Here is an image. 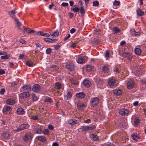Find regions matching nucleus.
Listing matches in <instances>:
<instances>
[{
	"mask_svg": "<svg viewBox=\"0 0 146 146\" xmlns=\"http://www.w3.org/2000/svg\"><path fill=\"white\" fill-rule=\"evenodd\" d=\"M33 137V135L31 133H27L23 137L24 141L27 143L30 142Z\"/></svg>",
	"mask_w": 146,
	"mask_h": 146,
	"instance_id": "1",
	"label": "nucleus"
},
{
	"mask_svg": "<svg viewBox=\"0 0 146 146\" xmlns=\"http://www.w3.org/2000/svg\"><path fill=\"white\" fill-rule=\"evenodd\" d=\"M108 85L110 87H113L114 86H116L117 85V84L115 80L113 78L109 79L108 82Z\"/></svg>",
	"mask_w": 146,
	"mask_h": 146,
	"instance_id": "2",
	"label": "nucleus"
},
{
	"mask_svg": "<svg viewBox=\"0 0 146 146\" xmlns=\"http://www.w3.org/2000/svg\"><path fill=\"white\" fill-rule=\"evenodd\" d=\"M99 102V99L97 97H95L91 99L90 103L93 107L96 105Z\"/></svg>",
	"mask_w": 146,
	"mask_h": 146,
	"instance_id": "3",
	"label": "nucleus"
},
{
	"mask_svg": "<svg viewBox=\"0 0 146 146\" xmlns=\"http://www.w3.org/2000/svg\"><path fill=\"white\" fill-rule=\"evenodd\" d=\"M87 106L86 104L79 102L78 103L77 107L78 109L80 110H84Z\"/></svg>",
	"mask_w": 146,
	"mask_h": 146,
	"instance_id": "4",
	"label": "nucleus"
},
{
	"mask_svg": "<svg viewBox=\"0 0 146 146\" xmlns=\"http://www.w3.org/2000/svg\"><path fill=\"white\" fill-rule=\"evenodd\" d=\"M40 89V86L37 84L34 85L33 87V90L35 92H37Z\"/></svg>",
	"mask_w": 146,
	"mask_h": 146,
	"instance_id": "5",
	"label": "nucleus"
},
{
	"mask_svg": "<svg viewBox=\"0 0 146 146\" xmlns=\"http://www.w3.org/2000/svg\"><path fill=\"white\" fill-rule=\"evenodd\" d=\"M66 68L70 70H71L74 68L73 64L71 62H68L66 65Z\"/></svg>",
	"mask_w": 146,
	"mask_h": 146,
	"instance_id": "6",
	"label": "nucleus"
},
{
	"mask_svg": "<svg viewBox=\"0 0 146 146\" xmlns=\"http://www.w3.org/2000/svg\"><path fill=\"white\" fill-rule=\"evenodd\" d=\"M12 108L10 106H7L4 107L3 109V112L5 114H7L8 111H11Z\"/></svg>",
	"mask_w": 146,
	"mask_h": 146,
	"instance_id": "7",
	"label": "nucleus"
},
{
	"mask_svg": "<svg viewBox=\"0 0 146 146\" xmlns=\"http://www.w3.org/2000/svg\"><path fill=\"white\" fill-rule=\"evenodd\" d=\"M17 13L15 9H14L12 11L9 12L8 13L9 15L13 19H15L16 18L15 17V14Z\"/></svg>",
	"mask_w": 146,
	"mask_h": 146,
	"instance_id": "8",
	"label": "nucleus"
},
{
	"mask_svg": "<svg viewBox=\"0 0 146 146\" xmlns=\"http://www.w3.org/2000/svg\"><path fill=\"white\" fill-rule=\"evenodd\" d=\"M77 62L79 64H82L85 62L84 59L83 57H78L76 59Z\"/></svg>",
	"mask_w": 146,
	"mask_h": 146,
	"instance_id": "9",
	"label": "nucleus"
},
{
	"mask_svg": "<svg viewBox=\"0 0 146 146\" xmlns=\"http://www.w3.org/2000/svg\"><path fill=\"white\" fill-rule=\"evenodd\" d=\"M128 110L125 109H121L119 111V113L123 115H126L128 114Z\"/></svg>",
	"mask_w": 146,
	"mask_h": 146,
	"instance_id": "10",
	"label": "nucleus"
},
{
	"mask_svg": "<svg viewBox=\"0 0 146 146\" xmlns=\"http://www.w3.org/2000/svg\"><path fill=\"white\" fill-rule=\"evenodd\" d=\"M131 137L132 139L135 141H137L138 139H139L141 137L139 136L137 134L134 133L131 135Z\"/></svg>",
	"mask_w": 146,
	"mask_h": 146,
	"instance_id": "11",
	"label": "nucleus"
},
{
	"mask_svg": "<svg viewBox=\"0 0 146 146\" xmlns=\"http://www.w3.org/2000/svg\"><path fill=\"white\" fill-rule=\"evenodd\" d=\"M122 56L124 57H127L129 60H131L132 56L129 53H123L122 54Z\"/></svg>",
	"mask_w": 146,
	"mask_h": 146,
	"instance_id": "12",
	"label": "nucleus"
},
{
	"mask_svg": "<svg viewBox=\"0 0 146 146\" xmlns=\"http://www.w3.org/2000/svg\"><path fill=\"white\" fill-rule=\"evenodd\" d=\"M16 113L18 114L22 115L25 113V111L22 108H19L17 109Z\"/></svg>",
	"mask_w": 146,
	"mask_h": 146,
	"instance_id": "13",
	"label": "nucleus"
},
{
	"mask_svg": "<svg viewBox=\"0 0 146 146\" xmlns=\"http://www.w3.org/2000/svg\"><path fill=\"white\" fill-rule=\"evenodd\" d=\"M19 129L21 130L27 129L29 127V125L28 124H23L19 126Z\"/></svg>",
	"mask_w": 146,
	"mask_h": 146,
	"instance_id": "14",
	"label": "nucleus"
},
{
	"mask_svg": "<svg viewBox=\"0 0 146 146\" xmlns=\"http://www.w3.org/2000/svg\"><path fill=\"white\" fill-rule=\"evenodd\" d=\"M83 84L84 86L87 87H89L91 85V82L88 80H85L83 82Z\"/></svg>",
	"mask_w": 146,
	"mask_h": 146,
	"instance_id": "15",
	"label": "nucleus"
},
{
	"mask_svg": "<svg viewBox=\"0 0 146 146\" xmlns=\"http://www.w3.org/2000/svg\"><path fill=\"white\" fill-rule=\"evenodd\" d=\"M122 92L121 90L119 89H116L113 91V93L116 95H119L121 94Z\"/></svg>",
	"mask_w": 146,
	"mask_h": 146,
	"instance_id": "16",
	"label": "nucleus"
},
{
	"mask_svg": "<svg viewBox=\"0 0 146 146\" xmlns=\"http://www.w3.org/2000/svg\"><path fill=\"white\" fill-rule=\"evenodd\" d=\"M134 83L132 81L130 80L128 81L127 83V87L128 89H131L133 86Z\"/></svg>",
	"mask_w": 146,
	"mask_h": 146,
	"instance_id": "17",
	"label": "nucleus"
},
{
	"mask_svg": "<svg viewBox=\"0 0 146 146\" xmlns=\"http://www.w3.org/2000/svg\"><path fill=\"white\" fill-rule=\"evenodd\" d=\"M72 94L70 92H68L67 94L64 96V99L65 100H69L72 97Z\"/></svg>",
	"mask_w": 146,
	"mask_h": 146,
	"instance_id": "18",
	"label": "nucleus"
},
{
	"mask_svg": "<svg viewBox=\"0 0 146 146\" xmlns=\"http://www.w3.org/2000/svg\"><path fill=\"white\" fill-rule=\"evenodd\" d=\"M76 96L77 98H82L85 96V95L84 93L80 92L76 94Z\"/></svg>",
	"mask_w": 146,
	"mask_h": 146,
	"instance_id": "19",
	"label": "nucleus"
},
{
	"mask_svg": "<svg viewBox=\"0 0 146 146\" xmlns=\"http://www.w3.org/2000/svg\"><path fill=\"white\" fill-rule=\"evenodd\" d=\"M7 104L9 105H12L15 104V101L12 99H9L7 100Z\"/></svg>",
	"mask_w": 146,
	"mask_h": 146,
	"instance_id": "20",
	"label": "nucleus"
},
{
	"mask_svg": "<svg viewBox=\"0 0 146 146\" xmlns=\"http://www.w3.org/2000/svg\"><path fill=\"white\" fill-rule=\"evenodd\" d=\"M86 70L88 71H94V67L92 65H88L86 67Z\"/></svg>",
	"mask_w": 146,
	"mask_h": 146,
	"instance_id": "21",
	"label": "nucleus"
},
{
	"mask_svg": "<svg viewBox=\"0 0 146 146\" xmlns=\"http://www.w3.org/2000/svg\"><path fill=\"white\" fill-rule=\"evenodd\" d=\"M30 94L29 92H25L22 93L20 94V96L23 98H27L29 97Z\"/></svg>",
	"mask_w": 146,
	"mask_h": 146,
	"instance_id": "22",
	"label": "nucleus"
},
{
	"mask_svg": "<svg viewBox=\"0 0 146 146\" xmlns=\"http://www.w3.org/2000/svg\"><path fill=\"white\" fill-rule=\"evenodd\" d=\"M50 35L51 36L54 37H56L58 36L59 32L57 31H56L53 33L50 32Z\"/></svg>",
	"mask_w": 146,
	"mask_h": 146,
	"instance_id": "23",
	"label": "nucleus"
},
{
	"mask_svg": "<svg viewBox=\"0 0 146 146\" xmlns=\"http://www.w3.org/2000/svg\"><path fill=\"white\" fill-rule=\"evenodd\" d=\"M94 128V127H92L90 126H84L82 128V129L83 131H87L89 130H91Z\"/></svg>",
	"mask_w": 146,
	"mask_h": 146,
	"instance_id": "24",
	"label": "nucleus"
},
{
	"mask_svg": "<svg viewBox=\"0 0 146 146\" xmlns=\"http://www.w3.org/2000/svg\"><path fill=\"white\" fill-rule=\"evenodd\" d=\"M77 121L75 120L71 119L68 121V123L71 125H74L77 123Z\"/></svg>",
	"mask_w": 146,
	"mask_h": 146,
	"instance_id": "25",
	"label": "nucleus"
},
{
	"mask_svg": "<svg viewBox=\"0 0 146 146\" xmlns=\"http://www.w3.org/2000/svg\"><path fill=\"white\" fill-rule=\"evenodd\" d=\"M37 138L39 140L42 142H45L46 141V139L45 137L43 136H38Z\"/></svg>",
	"mask_w": 146,
	"mask_h": 146,
	"instance_id": "26",
	"label": "nucleus"
},
{
	"mask_svg": "<svg viewBox=\"0 0 146 146\" xmlns=\"http://www.w3.org/2000/svg\"><path fill=\"white\" fill-rule=\"evenodd\" d=\"M22 88L24 90L30 91L31 90L30 86L28 85H26L22 87Z\"/></svg>",
	"mask_w": 146,
	"mask_h": 146,
	"instance_id": "27",
	"label": "nucleus"
},
{
	"mask_svg": "<svg viewBox=\"0 0 146 146\" xmlns=\"http://www.w3.org/2000/svg\"><path fill=\"white\" fill-rule=\"evenodd\" d=\"M137 15L139 16H142L144 15V12L139 9H138L137 10Z\"/></svg>",
	"mask_w": 146,
	"mask_h": 146,
	"instance_id": "28",
	"label": "nucleus"
},
{
	"mask_svg": "<svg viewBox=\"0 0 146 146\" xmlns=\"http://www.w3.org/2000/svg\"><path fill=\"white\" fill-rule=\"evenodd\" d=\"M2 136L5 138L9 139V134L8 132H4L2 135Z\"/></svg>",
	"mask_w": 146,
	"mask_h": 146,
	"instance_id": "29",
	"label": "nucleus"
},
{
	"mask_svg": "<svg viewBox=\"0 0 146 146\" xmlns=\"http://www.w3.org/2000/svg\"><path fill=\"white\" fill-rule=\"evenodd\" d=\"M134 50L135 53L138 55H140L141 53V50L139 48H135Z\"/></svg>",
	"mask_w": 146,
	"mask_h": 146,
	"instance_id": "30",
	"label": "nucleus"
},
{
	"mask_svg": "<svg viewBox=\"0 0 146 146\" xmlns=\"http://www.w3.org/2000/svg\"><path fill=\"white\" fill-rule=\"evenodd\" d=\"M61 84L57 82L55 83V87L57 89H59L61 87Z\"/></svg>",
	"mask_w": 146,
	"mask_h": 146,
	"instance_id": "31",
	"label": "nucleus"
},
{
	"mask_svg": "<svg viewBox=\"0 0 146 146\" xmlns=\"http://www.w3.org/2000/svg\"><path fill=\"white\" fill-rule=\"evenodd\" d=\"M26 64L29 67H32L33 66V63L30 60L27 61L26 63Z\"/></svg>",
	"mask_w": 146,
	"mask_h": 146,
	"instance_id": "32",
	"label": "nucleus"
},
{
	"mask_svg": "<svg viewBox=\"0 0 146 146\" xmlns=\"http://www.w3.org/2000/svg\"><path fill=\"white\" fill-rule=\"evenodd\" d=\"M15 21L16 22L17 26L18 27H20L22 25L19 22L17 19L15 18Z\"/></svg>",
	"mask_w": 146,
	"mask_h": 146,
	"instance_id": "33",
	"label": "nucleus"
},
{
	"mask_svg": "<svg viewBox=\"0 0 146 146\" xmlns=\"http://www.w3.org/2000/svg\"><path fill=\"white\" fill-rule=\"evenodd\" d=\"M91 137L94 141H96L98 139V136L95 135H92L91 136Z\"/></svg>",
	"mask_w": 146,
	"mask_h": 146,
	"instance_id": "34",
	"label": "nucleus"
},
{
	"mask_svg": "<svg viewBox=\"0 0 146 146\" xmlns=\"http://www.w3.org/2000/svg\"><path fill=\"white\" fill-rule=\"evenodd\" d=\"M36 133L37 134H40L43 133V131L40 128H36L35 130Z\"/></svg>",
	"mask_w": 146,
	"mask_h": 146,
	"instance_id": "35",
	"label": "nucleus"
},
{
	"mask_svg": "<svg viewBox=\"0 0 146 146\" xmlns=\"http://www.w3.org/2000/svg\"><path fill=\"white\" fill-rule=\"evenodd\" d=\"M10 56L9 54H7L3 56H1V59L3 60L7 59H8Z\"/></svg>",
	"mask_w": 146,
	"mask_h": 146,
	"instance_id": "36",
	"label": "nucleus"
},
{
	"mask_svg": "<svg viewBox=\"0 0 146 146\" xmlns=\"http://www.w3.org/2000/svg\"><path fill=\"white\" fill-rule=\"evenodd\" d=\"M32 99L34 101H37L38 99V98L34 94H32Z\"/></svg>",
	"mask_w": 146,
	"mask_h": 146,
	"instance_id": "37",
	"label": "nucleus"
},
{
	"mask_svg": "<svg viewBox=\"0 0 146 146\" xmlns=\"http://www.w3.org/2000/svg\"><path fill=\"white\" fill-rule=\"evenodd\" d=\"M134 124L135 125H138L139 123V119L137 118H136L134 119Z\"/></svg>",
	"mask_w": 146,
	"mask_h": 146,
	"instance_id": "38",
	"label": "nucleus"
},
{
	"mask_svg": "<svg viewBox=\"0 0 146 146\" xmlns=\"http://www.w3.org/2000/svg\"><path fill=\"white\" fill-rule=\"evenodd\" d=\"M113 31L114 32V33L115 34L119 32L120 30L117 27H115L113 29Z\"/></svg>",
	"mask_w": 146,
	"mask_h": 146,
	"instance_id": "39",
	"label": "nucleus"
},
{
	"mask_svg": "<svg viewBox=\"0 0 146 146\" xmlns=\"http://www.w3.org/2000/svg\"><path fill=\"white\" fill-rule=\"evenodd\" d=\"M35 34L37 35H40L41 36H44V33L40 31L35 33Z\"/></svg>",
	"mask_w": 146,
	"mask_h": 146,
	"instance_id": "40",
	"label": "nucleus"
},
{
	"mask_svg": "<svg viewBox=\"0 0 146 146\" xmlns=\"http://www.w3.org/2000/svg\"><path fill=\"white\" fill-rule=\"evenodd\" d=\"M71 9L74 12H77L80 10V9L78 7H76L71 8Z\"/></svg>",
	"mask_w": 146,
	"mask_h": 146,
	"instance_id": "41",
	"label": "nucleus"
},
{
	"mask_svg": "<svg viewBox=\"0 0 146 146\" xmlns=\"http://www.w3.org/2000/svg\"><path fill=\"white\" fill-rule=\"evenodd\" d=\"M103 71L104 72H108V68L107 66H104L102 68Z\"/></svg>",
	"mask_w": 146,
	"mask_h": 146,
	"instance_id": "42",
	"label": "nucleus"
},
{
	"mask_svg": "<svg viewBox=\"0 0 146 146\" xmlns=\"http://www.w3.org/2000/svg\"><path fill=\"white\" fill-rule=\"evenodd\" d=\"M30 29L25 28L23 30V32L25 33H28V34H29V31H30Z\"/></svg>",
	"mask_w": 146,
	"mask_h": 146,
	"instance_id": "43",
	"label": "nucleus"
},
{
	"mask_svg": "<svg viewBox=\"0 0 146 146\" xmlns=\"http://www.w3.org/2000/svg\"><path fill=\"white\" fill-rule=\"evenodd\" d=\"M43 133L44 135H48L49 133V132L48 130L46 129H44V131H43Z\"/></svg>",
	"mask_w": 146,
	"mask_h": 146,
	"instance_id": "44",
	"label": "nucleus"
},
{
	"mask_svg": "<svg viewBox=\"0 0 146 146\" xmlns=\"http://www.w3.org/2000/svg\"><path fill=\"white\" fill-rule=\"evenodd\" d=\"M45 101L46 102L50 103L52 102V100L49 97H47L45 99Z\"/></svg>",
	"mask_w": 146,
	"mask_h": 146,
	"instance_id": "45",
	"label": "nucleus"
},
{
	"mask_svg": "<svg viewBox=\"0 0 146 146\" xmlns=\"http://www.w3.org/2000/svg\"><path fill=\"white\" fill-rule=\"evenodd\" d=\"M29 116L30 118L31 119L34 120H38V117L36 116L35 115L32 116L31 117L29 116Z\"/></svg>",
	"mask_w": 146,
	"mask_h": 146,
	"instance_id": "46",
	"label": "nucleus"
},
{
	"mask_svg": "<svg viewBox=\"0 0 146 146\" xmlns=\"http://www.w3.org/2000/svg\"><path fill=\"white\" fill-rule=\"evenodd\" d=\"M120 2L118 1L115 0L113 3V5L115 6H118L119 5Z\"/></svg>",
	"mask_w": 146,
	"mask_h": 146,
	"instance_id": "47",
	"label": "nucleus"
},
{
	"mask_svg": "<svg viewBox=\"0 0 146 146\" xmlns=\"http://www.w3.org/2000/svg\"><path fill=\"white\" fill-rule=\"evenodd\" d=\"M71 82L72 84L74 85L78 84L79 82L78 80H74V79L72 80L71 81Z\"/></svg>",
	"mask_w": 146,
	"mask_h": 146,
	"instance_id": "48",
	"label": "nucleus"
},
{
	"mask_svg": "<svg viewBox=\"0 0 146 146\" xmlns=\"http://www.w3.org/2000/svg\"><path fill=\"white\" fill-rule=\"evenodd\" d=\"M51 52V49L50 48H47L46 51V52L47 54H50Z\"/></svg>",
	"mask_w": 146,
	"mask_h": 146,
	"instance_id": "49",
	"label": "nucleus"
},
{
	"mask_svg": "<svg viewBox=\"0 0 146 146\" xmlns=\"http://www.w3.org/2000/svg\"><path fill=\"white\" fill-rule=\"evenodd\" d=\"M56 69V67L55 66H52L50 67V71H52Z\"/></svg>",
	"mask_w": 146,
	"mask_h": 146,
	"instance_id": "50",
	"label": "nucleus"
},
{
	"mask_svg": "<svg viewBox=\"0 0 146 146\" xmlns=\"http://www.w3.org/2000/svg\"><path fill=\"white\" fill-rule=\"evenodd\" d=\"M93 5L94 6H98L99 4L98 1H96L93 2Z\"/></svg>",
	"mask_w": 146,
	"mask_h": 146,
	"instance_id": "51",
	"label": "nucleus"
},
{
	"mask_svg": "<svg viewBox=\"0 0 146 146\" xmlns=\"http://www.w3.org/2000/svg\"><path fill=\"white\" fill-rule=\"evenodd\" d=\"M132 31L133 32V33H132V34L135 36L139 35H140V33L139 32H136L134 30H133Z\"/></svg>",
	"mask_w": 146,
	"mask_h": 146,
	"instance_id": "52",
	"label": "nucleus"
},
{
	"mask_svg": "<svg viewBox=\"0 0 146 146\" xmlns=\"http://www.w3.org/2000/svg\"><path fill=\"white\" fill-rule=\"evenodd\" d=\"M105 57L106 58V59H108V58L109 57V52H106V54H105Z\"/></svg>",
	"mask_w": 146,
	"mask_h": 146,
	"instance_id": "53",
	"label": "nucleus"
},
{
	"mask_svg": "<svg viewBox=\"0 0 146 146\" xmlns=\"http://www.w3.org/2000/svg\"><path fill=\"white\" fill-rule=\"evenodd\" d=\"M97 82L100 85L102 84L103 83V80L101 79H98L97 80Z\"/></svg>",
	"mask_w": 146,
	"mask_h": 146,
	"instance_id": "54",
	"label": "nucleus"
},
{
	"mask_svg": "<svg viewBox=\"0 0 146 146\" xmlns=\"http://www.w3.org/2000/svg\"><path fill=\"white\" fill-rule=\"evenodd\" d=\"M68 3H64L63 2L61 4V5L63 7H67L68 6Z\"/></svg>",
	"mask_w": 146,
	"mask_h": 146,
	"instance_id": "55",
	"label": "nucleus"
},
{
	"mask_svg": "<svg viewBox=\"0 0 146 146\" xmlns=\"http://www.w3.org/2000/svg\"><path fill=\"white\" fill-rule=\"evenodd\" d=\"M72 44H71L70 47H72L73 48H74L76 46V43L74 42H72Z\"/></svg>",
	"mask_w": 146,
	"mask_h": 146,
	"instance_id": "56",
	"label": "nucleus"
},
{
	"mask_svg": "<svg viewBox=\"0 0 146 146\" xmlns=\"http://www.w3.org/2000/svg\"><path fill=\"white\" fill-rule=\"evenodd\" d=\"M49 42H54L57 41V40L54 39H50V38Z\"/></svg>",
	"mask_w": 146,
	"mask_h": 146,
	"instance_id": "57",
	"label": "nucleus"
},
{
	"mask_svg": "<svg viewBox=\"0 0 146 146\" xmlns=\"http://www.w3.org/2000/svg\"><path fill=\"white\" fill-rule=\"evenodd\" d=\"M91 121V120L90 119H88L86 120H84V123H90Z\"/></svg>",
	"mask_w": 146,
	"mask_h": 146,
	"instance_id": "58",
	"label": "nucleus"
},
{
	"mask_svg": "<svg viewBox=\"0 0 146 146\" xmlns=\"http://www.w3.org/2000/svg\"><path fill=\"white\" fill-rule=\"evenodd\" d=\"M84 7H81L80 8V13H84Z\"/></svg>",
	"mask_w": 146,
	"mask_h": 146,
	"instance_id": "59",
	"label": "nucleus"
},
{
	"mask_svg": "<svg viewBox=\"0 0 146 146\" xmlns=\"http://www.w3.org/2000/svg\"><path fill=\"white\" fill-rule=\"evenodd\" d=\"M113 71L117 73H119V69L117 68H115L113 69Z\"/></svg>",
	"mask_w": 146,
	"mask_h": 146,
	"instance_id": "60",
	"label": "nucleus"
},
{
	"mask_svg": "<svg viewBox=\"0 0 146 146\" xmlns=\"http://www.w3.org/2000/svg\"><path fill=\"white\" fill-rule=\"evenodd\" d=\"M76 30L74 28H72L70 30V32L72 34L74 33Z\"/></svg>",
	"mask_w": 146,
	"mask_h": 146,
	"instance_id": "61",
	"label": "nucleus"
},
{
	"mask_svg": "<svg viewBox=\"0 0 146 146\" xmlns=\"http://www.w3.org/2000/svg\"><path fill=\"white\" fill-rule=\"evenodd\" d=\"M5 92V90L3 88L1 89L0 90V94H3Z\"/></svg>",
	"mask_w": 146,
	"mask_h": 146,
	"instance_id": "62",
	"label": "nucleus"
},
{
	"mask_svg": "<svg viewBox=\"0 0 146 146\" xmlns=\"http://www.w3.org/2000/svg\"><path fill=\"white\" fill-rule=\"evenodd\" d=\"M5 73V71L3 69L0 70V74L2 75Z\"/></svg>",
	"mask_w": 146,
	"mask_h": 146,
	"instance_id": "63",
	"label": "nucleus"
},
{
	"mask_svg": "<svg viewBox=\"0 0 146 146\" xmlns=\"http://www.w3.org/2000/svg\"><path fill=\"white\" fill-rule=\"evenodd\" d=\"M44 41H46V42H49V40L50 38H44Z\"/></svg>",
	"mask_w": 146,
	"mask_h": 146,
	"instance_id": "64",
	"label": "nucleus"
}]
</instances>
